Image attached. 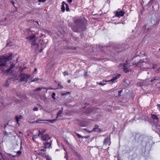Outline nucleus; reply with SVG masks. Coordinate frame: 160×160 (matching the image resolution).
Here are the masks:
<instances>
[{"instance_id":"f257e3e1","label":"nucleus","mask_w":160,"mask_h":160,"mask_svg":"<svg viewBox=\"0 0 160 160\" xmlns=\"http://www.w3.org/2000/svg\"><path fill=\"white\" fill-rule=\"evenodd\" d=\"M12 55V54H10L7 57H5L3 56H0V67H3L5 66L6 63L11 59Z\"/></svg>"},{"instance_id":"f03ea898","label":"nucleus","mask_w":160,"mask_h":160,"mask_svg":"<svg viewBox=\"0 0 160 160\" xmlns=\"http://www.w3.org/2000/svg\"><path fill=\"white\" fill-rule=\"evenodd\" d=\"M30 77L29 74H26L24 73H21L20 75V78L19 81L20 82H24L26 83L27 82L28 79Z\"/></svg>"},{"instance_id":"7ed1b4c3","label":"nucleus","mask_w":160,"mask_h":160,"mask_svg":"<svg viewBox=\"0 0 160 160\" xmlns=\"http://www.w3.org/2000/svg\"><path fill=\"white\" fill-rule=\"evenodd\" d=\"M147 64V63L146 61H144L143 60L140 59L138 62L137 63L134 62L133 63V65H135L136 67H141V66L143 67L144 65Z\"/></svg>"},{"instance_id":"20e7f679","label":"nucleus","mask_w":160,"mask_h":160,"mask_svg":"<svg viewBox=\"0 0 160 160\" xmlns=\"http://www.w3.org/2000/svg\"><path fill=\"white\" fill-rule=\"evenodd\" d=\"M52 142V140L49 141H48L45 142H43L44 146L46 148H52L51 146Z\"/></svg>"},{"instance_id":"39448f33","label":"nucleus","mask_w":160,"mask_h":160,"mask_svg":"<svg viewBox=\"0 0 160 160\" xmlns=\"http://www.w3.org/2000/svg\"><path fill=\"white\" fill-rule=\"evenodd\" d=\"M51 137L48 134L43 135L42 136V140L45 142L51 141Z\"/></svg>"},{"instance_id":"423d86ee","label":"nucleus","mask_w":160,"mask_h":160,"mask_svg":"<svg viewBox=\"0 0 160 160\" xmlns=\"http://www.w3.org/2000/svg\"><path fill=\"white\" fill-rule=\"evenodd\" d=\"M26 38L28 41H32V42H35L36 40L37 39L34 35L30 36Z\"/></svg>"},{"instance_id":"0eeeda50","label":"nucleus","mask_w":160,"mask_h":160,"mask_svg":"<svg viewBox=\"0 0 160 160\" xmlns=\"http://www.w3.org/2000/svg\"><path fill=\"white\" fill-rule=\"evenodd\" d=\"M125 14V12L123 11H116L115 15V16L118 18L123 17Z\"/></svg>"},{"instance_id":"6e6552de","label":"nucleus","mask_w":160,"mask_h":160,"mask_svg":"<svg viewBox=\"0 0 160 160\" xmlns=\"http://www.w3.org/2000/svg\"><path fill=\"white\" fill-rule=\"evenodd\" d=\"M39 46V43L36 42L32 43L31 47L32 49H34L35 51H36L38 49Z\"/></svg>"},{"instance_id":"1a4fd4ad","label":"nucleus","mask_w":160,"mask_h":160,"mask_svg":"<svg viewBox=\"0 0 160 160\" xmlns=\"http://www.w3.org/2000/svg\"><path fill=\"white\" fill-rule=\"evenodd\" d=\"M119 67H123V70L125 72H128L129 71V70L128 69V68L126 67V64L125 63L120 64Z\"/></svg>"},{"instance_id":"9d476101","label":"nucleus","mask_w":160,"mask_h":160,"mask_svg":"<svg viewBox=\"0 0 160 160\" xmlns=\"http://www.w3.org/2000/svg\"><path fill=\"white\" fill-rule=\"evenodd\" d=\"M110 140V137H107L105 138L104 141H103V145H107L108 144Z\"/></svg>"},{"instance_id":"9b49d317","label":"nucleus","mask_w":160,"mask_h":160,"mask_svg":"<svg viewBox=\"0 0 160 160\" xmlns=\"http://www.w3.org/2000/svg\"><path fill=\"white\" fill-rule=\"evenodd\" d=\"M16 154L13 155L11 153H8V154L10 156H12L13 157H14L16 156H19L20 154H21V151H18L16 152Z\"/></svg>"},{"instance_id":"f8f14e48","label":"nucleus","mask_w":160,"mask_h":160,"mask_svg":"<svg viewBox=\"0 0 160 160\" xmlns=\"http://www.w3.org/2000/svg\"><path fill=\"white\" fill-rule=\"evenodd\" d=\"M155 129H154V130L156 132L158 133L160 132V126L158 124H156L155 125Z\"/></svg>"},{"instance_id":"ddd939ff","label":"nucleus","mask_w":160,"mask_h":160,"mask_svg":"<svg viewBox=\"0 0 160 160\" xmlns=\"http://www.w3.org/2000/svg\"><path fill=\"white\" fill-rule=\"evenodd\" d=\"M22 116L21 115H17L15 117V119H16V120L17 122V123L19 125V121L20 119H22Z\"/></svg>"},{"instance_id":"4468645a","label":"nucleus","mask_w":160,"mask_h":160,"mask_svg":"<svg viewBox=\"0 0 160 160\" xmlns=\"http://www.w3.org/2000/svg\"><path fill=\"white\" fill-rule=\"evenodd\" d=\"M35 152H36V153L37 154L39 155H41V156H42V157H45V156H46V155L45 152H40V151H35Z\"/></svg>"},{"instance_id":"2eb2a0df","label":"nucleus","mask_w":160,"mask_h":160,"mask_svg":"<svg viewBox=\"0 0 160 160\" xmlns=\"http://www.w3.org/2000/svg\"><path fill=\"white\" fill-rule=\"evenodd\" d=\"M120 76V74H118L117 76L113 78L112 79H111L110 80L108 81V82H115V81Z\"/></svg>"},{"instance_id":"dca6fc26","label":"nucleus","mask_w":160,"mask_h":160,"mask_svg":"<svg viewBox=\"0 0 160 160\" xmlns=\"http://www.w3.org/2000/svg\"><path fill=\"white\" fill-rule=\"evenodd\" d=\"M156 80H159V82H157V83H160V78L159 77H155L152 78L150 82H152Z\"/></svg>"},{"instance_id":"f3484780","label":"nucleus","mask_w":160,"mask_h":160,"mask_svg":"<svg viewBox=\"0 0 160 160\" xmlns=\"http://www.w3.org/2000/svg\"><path fill=\"white\" fill-rule=\"evenodd\" d=\"M101 131V129L99 128L98 126H97L95 127V128H93V130L91 131L92 132L93 131H94L95 132H100Z\"/></svg>"},{"instance_id":"a211bd4d","label":"nucleus","mask_w":160,"mask_h":160,"mask_svg":"<svg viewBox=\"0 0 160 160\" xmlns=\"http://www.w3.org/2000/svg\"><path fill=\"white\" fill-rule=\"evenodd\" d=\"M65 4H66V3H65L64 1H63L62 2L61 9H62V12H64L65 11V8L64 4L65 5Z\"/></svg>"},{"instance_id":"6ab92c4d","label":"nucleus","mask_w":160,"mask_h":160,"mask_svg":"<svg viewBox=\"0 0 160 160\" xmlns=\"http://www.w3.org/2000/svg\"><path fill=\"white\" fill-rule=\"evenodd\" d=\"M63 108H62L61 110L59 111V112H58L57 115V118L59 116L61 117V116L60 115L62 112Z\"/></svg>"},{"instance_id":"aec40b11","label":"nucleus","mask_w":160,"mask_h":160,"mask_svg":"<svg viewBox=\"0 0 160 160\" xmlns=\"http://www.w3.org/2000/svg\"><path fill=\"white\" fill-rule=\"evenodd\" d=\"M151 117L153 119L158 120V116L154 114H152Z\"/></svg>"},{"instance_id":"412c9836","label":"nucleus","mask_w":160,"mask_h":160,"mask_svg":"<svg viewBox=\"0 0 160 160\" xmlns=\"http://www.w3.org/2000/svg\"><path fill=\"white\" fill-rule=\"evenodd\" d=\"M45 121V120H41V119H38L36 121L33 122L32 123H41V121Z\"/></svg>"},{"instance_id":"4be33fe9","label":"nucleus","mask_w":160,"mask_h":160,"mask_svg":"<svg viewBox=\"0 0 160 160\" xmlns=\"http://www.w3.org/2000/svg\"><path fill=\"white\" fill-rule=\"evenodd\" d=\"M45 130L44 129L42 130L41 131L39 130L38 131L39 133L38 134V137H39L40 134L42 135L45 132Z\"/></svg>"},{"instance_id":"5701e85b","label":"nucleus","mask_w":160,"mask_h":160,"mask_svg":"<svg viewBox=\"0 0 160 160\" xmlns=\"http://www.w3.org/2000/svg\"><path fill=\"white\" fill-rule=\"evenodd\" d=\"M45 121L49 122L51 123H53L56 121V119H52V120H50V119L45 120Z\"/></svg>"},{"instance_id":"b1692460","label":"nucleus","mask_w":160,"mask_h":160,"mask_svg":"<svg viewBox=\"0 0 160 160\" xmlns=\"http://www.w3.org/2000/svg\"><path fill=\"white\" fill-rule=\"evenodd\" d=\"M108 82V81H103L102 82H100L98 83V84L103 86L106 84V83L105 82Z\"/></svg>"},{"instance_id":"393cba45","label":"nucleus","mask_w":160,"mask_h":160,"mask_svg":"<svg viewBox=\"0 0 160 160\" xmlns=\"http://www.w3.org/2000/svg\"><path fill=\"white\" fill-rule=\"evenodd\" d=\"M144 27L145 28V32H147L151 30V28H147L146 26H144Z\"/></svg>"},{"instance_id":"a878e982","label":"nucleus","mask_w":160,"mask_h":160,"mask_svg":"<svg viewBox=\"0 0 160 160\" xmlns=\"http://www.w3.org/2000/svg\"><path fill=\"white\" fill-rule=\"evenodd\" d=\"M42 89H44L43 88H36L34 90V91H41Z\"/></svg>"},{"instance_id":"bb28decb","label":"nucleus","mask_w":160,"mask_h":160,"mask_svg":"<svg viewBox=\"0 0 160 160\" xmlns=\"http://www.w3.org/2000/svg\"><path fill=\"white\" fill-rule=\"evenodd\" d=\"M51 96L52 98L54 99V101H55V99H56V98H55V93L54 92L52 93Z\"/></svg>"},{"instance_id":"cd10ccee","label":"nucleus","mask_w":160,"mask_h":160,"mask_svg":"<svg viewBox=\"0 0 160 160\" xmlns=\"http://www.w3.org/2000/svg\"><path fill=\"white\" fill-rule=\"evenodd\" d=\"M65 5H66V10L67 11H69V8L68 4H67V3L65 4Z\"/></svg>"},{"instance_id":"c85d7f7f","label":"nucleus","mask_w":160,"mask_h":160,"mask_svg":"<svg viewBox=\"0 0 160 160\" xmlns=\"http://www.w3.org/2000/svg\"><path fill=\"white\" fill-rule=\"evenodd\" d=\"M45 158L47 160H52L51 158L48 155L45 156Z\"/></svg>"},{"instance_id":"c756f323","label":"nucleus","mask_w":160,"mask_h":160,"mask_svg":"<svg viewBox=\"0 0 160 160\" xmlns=\"http://www.w3.org/2000/svg\"><path fill=\"white\" fill-rule=\"evenodd\" d=\"M43 89H46L47 90L54 89L53 88H51V87L48 88L43 87Z\"/></svg>"},{"instance_id":"7c9ffc66","label":"nucleus","mask_w":160,"mask_h":160,"mask_svg":"<svg viewBox=\"0 0 160 160\" xmlns=\"http://www.w3.org/2000/svg\"><path fill=\"white\" fill-rule=\"evenodd\" d=\"M42 148H43V147H42ZM46 148H46L45 147H44V146L43 147V148H42L41 149L40 151H43L44 152H45L46 151Z\"/></svg>"},{"instance_id":"2f4dec72","label":"nucleus","mask_w":160,"mask_h":160,"mask_svg":"<svg viewBox=\"0 0 160 160\" xmlns=\"http://www.w3.org/2000/svg\"><path fill=\"white\" fill-rule=\"evenodd\" d=\"M38 78H34V79H33L31 81V82H35L36 81H37V80H38Z\"/></svg>"},{"instance_id":"473e14b6","label":"nucleus","mask_w":160,"mask_h":160,"mask_svg":"<svg viewBox=\"0 0 160 160\" xmlns=\"http://www.w3.org/2000/svg\"><path fill=\"white\" fill-rule=\"evenodd\" d=\"M13 44L12 43V42H10L8 43H7V45L9 46H11Z\"/></svg>"},{"instance_id":"72a5a7b5","label":"nucleus","mask_w":160,"mask_h":160,"mask_svg":"<svg viewBox=\"0 0 160 160\" xmlns=\"http://www.w3.org/2000/svg\"><path fill=\"white\" fill-rule=\"evenodd\" d=\"M15 66V65L14 64H11L9 68H10V69H11Z\"/></svg>"},{"instance_id":"f704fd0d","label":"nucleus","mask_w":160,"mask_h":160,"mask_svg":"<svg viewBox=\"0 0 160 160\" xmlns=\"http://www.w3.org/2000/svg\"><path fill=\"white\" fill-rule=\"evenodd\" d=\"M76 134L79 138H84V137H82V136H81L78 133H76Z\"/></svg>"},{"instance_id":"c9c22d12","label":"nucleus","mask_w":160,"mask_h":160,"mask_svg":"<svg viewBox=\"0 0 160 160\" xmlns=\"http://www.w3.org/2000/svg\"><path fill=\"white\" fill-rule=\"evenodd\" d=\"M63 74L64 75H68V73L66 71H64L63 72Z\"/></svg>"},{"instance_id":"e433bc0d","label":"nucleus","mask_w":160,"mask_h":160,"mask_svg":"<svg viewBox=\"0 0 160 160\" xmlns=\"http://www.w3.org/2000/svg\"><path fill=\"white\" fill-rule=\"evenodd\" d=\"M33 110L34 111H38V109L36 107H35L33 109Z\"/></svg>"},{"instance_id":"4c0bfd02","label":"nucleus","mask_w":160,"mask_h":160,"mask_svg":"<svg viewBox=\"0 0 160 160\" xmlns=\"http://www.w3.org/2000/svg\"><path fill=\"white\" fill-rule=\"evenodd\" d=\"M122 92V90H121L118 91V96H120V94H121V93Z\"/></svg>"},{"instance_id":"58836bf2","label":"nucleus","mask_w":160,"mask_h":160,"mask_svg":"<svg viewBox=\"0 0 160 160\" xmlns=\"http://www.w3.org/2000/svg\"><path fill=\"white\" fill-rule=\"evenodd\" d=\"M46 0H38L39 2H44L46 1Z\"/></svg>"},{"instance_id":"ea45409f","label":"nucleus","mask_w":160,"mask_h":160,"mask_svg":"<svg viewBox=\"0 0 160 160\" xmlns=\"http://www.w3.org/2000/svg\"><path fill=\"white\" fill-rule=\"evenodd\" d=\"M84 75L85 76H87L88 75L87 72H84Z\"/></svg>"},{"instance_id":"a19ab883","label":"nucleus","mask_w":160,"mask_h":160,"mask_svg":"<svg viewBox=\"0 0 160 160\" xmlns=\"http://www.w3.org/2000/svg\"><path fill=\"white\" fill-rule=\"evenodd\" d=\"M157 106L158 107V109H159V110L160 111V104H157Z\"/></svg>"},{"instance_id":"79ce46f5","label":"nucleus","mask_w":160,"mask_h":160,"mask_svg":"<svg viewBox=\"0 0 160 160\" xmlns=\"http://www.w3.org/2000/svg\"><path fill=\"white\" fill-rule=\"evenodd\" d=\"M12 3V4L13 5V6L15 7V5H14V2L13 1H10Z\"/></svg>"},{"instance_id":"37998d69","label":"nucleus","mask_w":160,"mask_h":160,"mask_svg":"<svg viewBox=\"0 0 160 160\" xmlns=\"http://www.w3.org/2000/svg\"><path fill=\"white\" fill-rule=\"evenodd\" d=\"M11 69H10V68H9V69H8L6 70V72H9L11 71Z\"/></svg>"},{"instance_id":"c03bdc74","label":"nucleus","mask_w":160,"mask_h":160,"mask_svg":"<svg viewBox=\"0 0 160 160\" xmlns=\"http://www.w3.org/2000/svg\"><path fill=\"white\" fill-rule=\"evenodd\" d=\"M82 137H84V138H87L89 137V136H82Z\"/></svg>"},{"instance_id":"a18cd8bd","label":"nucleus","mask_w":160,"mask_h":160,"mask_svg":"<svg viewBox=\"0 0 160 160\" xmlns=\"http://www.w3.org/2000/svg\"><path fill=\"white\" fill-rule=\"evenodd\" d=\"M84 130L87 131V132H92V131H88L87 130V129L86 128H85V129H84Z\"/></svg>"},{"instance_id":"49530a36","label":"nucleus","mask_w":160,"mask_h":160,"mask_svg":"<svg viewBox=\"0 0 160 160\" xmlns=\"http://www.w3.org/2000/svg\"><path fill=\"white\" fill-rule=\"evenodd\" d=\"M58 86H59L61 88H63L62 86V85H61L60 83H58Z\"/></svg>"},{"instance_id":"de8ad7c7","label":"nucleus","mask_w":160,"mask_h":160,"mask_svg":"<svg viewBox=\"0 0 160 160\" xmlns=\"http://www.w3.org/2000/svg\"><path fill=\"white\" fill-rule=\"evenodd\" d=\"M61 95L62 96H63L64 95H66L67 93H62L61 94Z\"/></svg>"},{"instance_id":"09e8293b","label":"nucleus","mask_w":160,"mask_h":160,"mask_svg":"<svg viewBox=\"0 0 160 160\" xmlns=\"http://www.w3.org/2000/svg\"><path fill=\"white\" fill-rule=\"evenodd\" d=\"M72 30H73L74 31V32H77V31H78V30H74V27H72Z\"/></svg>"},{"instance_id":"8fccbe9b","label":"nucleus","mask_w":160,"mask_h":160,"mask_svg":"<svg viewBox=\"0 0 160 160\" xmlns=\"http://www.w3.org/2000/svg\"><path fill=\"white\" fill-rule=\"evenodd\" d=\"M8 132H7L6 131H5L4 134H5V135H8Z\"/></svg>"},{"instance_id":"3c124183","label":"nucleus","mask_w":160,"mask_h":160,"mask_svg":"<svg viewBox=\"0 0 160 160\" xmlns=\"http://www.w3.org/2000/svg\"><path fill=\"white\" fill-rule=\"evenodd\" d=\"M68 1L69 3H70L72 2V0H68Z\"/></svg>"},{"instance_id":"603ef678","label":"nucleus","mask_w":160,"mask_h":160,"mask_svg":"<svg viewBox=\"0 0 160 160\" xmlns=\"http://www.w3.org/2000/svg\"><path fill=\"white\" fill-rule=\"evenodd\" d=\"M43 49V48H42V49H40L39 50V52H41L42 51Z\"/></svg>"},{"instance_id":"864d4df0","label":"nucleus","mask_w":160,"mask_h":160,"mask_svg":"<svg viewBox=\"0 0 160 160\" xmlns=\"http://www.w3.org/2000/svg\"><path fill=\"white\" fill-rule=\"evenodd\" d=\"M155 68V65H153V68L154 69Z\"/></svg>"},{"instance_id":"5fc2aeb1","label":"nucleus","mask_w":160,"mask_h":160,"mask_svg":"<svg viewBox=\"0 0 160 160\" xmlns=\"http://www.w3.org/2000/svg\"><path fill=\"white\" fill-rule=\"evenodd\" d=\"M66 93H67V95H68V94H69L70 93V92H67Z\"/></svg>"},{"instance_id":"6e6d98bb","label":"nucleus","mask_w":160,"mask_h":160,"mask_svg":"<svg viewBox=\"0 0 160 160\" xmlns=\"http://www.w3.org/2000/svg\"><path fill=\"white\" fill-rule=\"evenodd\" d=\"M34 70L35 72H36L37 71V69L36 68H35L34 69Z\"/></svg>"},{"instance_id":"4d7b16f0","label":"nucleus","mask_w":160,"mask_h":160,"mask_svg":"<svg viewBox=\"0 0 160 160\" xmlns=\"http://www.w3.org/2000/svg\"><path fill=\"white\" fill-rule=\"evenodd\" d=\"M71 82V80H69L68 81V83H70V82Z\"/></svg>"},{"instance_id":"13d9d810","label":"nucleus","mask_w":160,"mask_h":160,"mask_svg":"<svg viewBox=\"0 0 160 160\" xmlns=\"http://www.w3.org/2000/svg\"><path fill=\"white\" fill-rule=\"evenodd\" d=\"M64 158H66L67 159V155H66L65 157H64Z\"/></svg>"},{"instance_id":"bf43d9fd","label":"nucleus","mask_w":160,"mask_h":160,"mask_svg":"<svg viewBox=\"0 0 160 160\" xmlns=\"http://www.w3.org/2000/svg\"><path fill=\"white\" fill-rule=\"evenodd\" d=\"M147 69V68H144V69H146V70ZM144 70H143V71H144Z\"/></svg>"},{"instance_id":"052dcab7","label":"nucleus","mask_w":160,"mask_h":160,"mask_svg":"<svg viewBox=\"0 0 160 160\" xmlns=\"http://www.w3.org/2000/svg\"><path fill=\"white\" fill-rule=\"evenodd\" d=\"M35 22H37L38 24V22L37 21H36Z\"/></svg>"},{"instance_id":"680f3d73","label":"nucleus","mask_w":160,"mask_h":160,"mask_svg":"<svg viewBox=\"0 0 160 160\" xmlns=\"http://www.w3.org/2000/svg\"><path fill=\"white\" fill-rule=\"evenodd\" d=\"M159 50L160 51V48L159 49Z\"/></svg>"},{"instance_id":"e2e57ef3","label":"nucleus","mask_w":160,"mask_h":160,"mask_svg":"<svg viewBox=\"0 0 160 160\" xmlns=\"http://www.w3.org/2000/svg\"><path fill=\"white\" fill-rule=\"evenodd\" d=\"M146 73H147V74H148V72H147Z\"/></svg>"},{"instance_id":"0e129e2a","label":"nucleus","mask_w":160,"mask_h":160,"mask_svg":"<svg viewBox=\"0 0 160 160\" xmlns=\"http://www.w3.org/2000/svg\"><path fill=\"white\" fill-rule=\"evenodd\" d=\"M126 62H127H127H127V61H126Z\"/></svg>"},{"instance_id":"69168bd1","label":"nucleus","mask_w":160,"mask_h":160,"mask_svg":"<svg viewBox=\"0 0 160 160\" xmlns=\"http://www.w3.org/2000/svg\"><path fill=\"white\" fill-rule=\"evenodd\" d=\"M64 151H66L65 149L64 148Z\"/></svg>"},{"instance_id":"338daca9","label":"nucleus","mask_w":160,"mask_h":160,"mask_svg":"<svg viewBox=\"0 0 160 160\" xmlns=\"http://www.w3.org/2000/svg\"><path fill=\"white\" fill-rule=\"evenodd\" d=\"M5 20H6V18H5Z\"/></svg>"}]
</instances>
